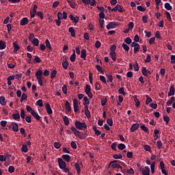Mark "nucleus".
I'll use <instances>...</instances> for the list:
<instances>
[{
	"instance_id": "f257e3e1",
	"label": "nucleus",
	"mask_w": 175,
	"mask_h": 175,
	"mask_svg": "<svg viewBox=\"0 0 175 175\" xmlns=\"http://www.w3.org/2000/svg\"><path fill=\"white\" fill-rule=\"evenodd\" d=\"M35 75L39 85L42 87L43 86V75L46 77L49 76L50 71H49L48 70H45L43 72V70H42V68H39L38 70L36 72Z\"/></svg>"
},
{
	"instance_id": "f03ea898",
	"label": "nucleus",
	"mask_w": 175,
	"mask_h": 175,
	"mask_svg": "<svg viewBox=\"0 0 175 175\" xmlns=\"http://www.w3.org/2000/svg\"><path fill=\"white\" fill-rule=\"evenodd\" d=\"M71 131L72 132H73L75 136H76V137H78L81 140H85V139H87V133H81L78 131L76 127L73 126L71 127Z\"/></svg>"
},
{
	"instance_id": "7ed1b4c3",
	"label": "nucleus",
	"mask_w": 175,
	"mask_h": 175,
	"mask_svg": "<svg viewBox=\"0 0 175 175\" xmlns=\"http://www.w3.org/2000/svg\"><path fill=\"white\" fill-rule=\"evenodd\" d=\"M75 125V129H79V131H83V129H87V124L84 122H81L80 121H76Z\"/></svg>"
},
{
	"instance_id": "20e7f679",
	"label": "nucleus",
	"mask_w": 175,
	"mask_h": 175,
	"mask_svg": "<svg viewBox=\"0 0 175 175\" xmlns=\"http://www.w3.org/2000/svg\"><path fill=\"white\" fill-rule=\"evenodd\" d=\"M139 169L142 175H150V167H148V166H145L144 167H139Z\"/></svg>"
},
{
	"instance_id": "39448f33",
	"label": "nucleus",
	"mask_w": 175,
	"mask_h": 175,
	"mask_svg": "<svg viewBox=\"0 0 175 175\" xmlns=\"http://www.w3.org/2000/svg\"><path fill=\"white\" fill-rule=\"evenodd\" d=\"M111 12H119V13H122L123 12H125V10L122 8L121 5L118 4L116 5L111 10Z\"/></svg>"
},
{
	"instance_id": "423d86ee",
	"label": "nucleus",
	"mask_w": 175,
	"mask_h": 175,
	"mask_svg": "<svg viewBox=\"0 0 175 175\" xmlns=\"http://www.w3.org/2000/svg\"><path fill=\"white\" fill-rule=\"evenodd\" d=\"M85 92L90 99H92V97L94 96L92 95V93L91 92V86L90 85H86L85 88Z\"/></svg>"
},
{
	"instance_id": "0eeeda50",
	"label": "nucleus",
	"mask_w": 175,
	"mask_h": 175,
	"mask_svg": "<svg viewBox=\"0 0 175 175\" xmlns=\"http://www.w3.org/2000/svg\"><path fill=\"white\" fill-rule=\"evenodd\" d=\"M131 47H133L134 49V54H137L139 52V50H140V44L135 42L131 43Z\"/></svg>"
},
{
	"instance_id": "6e6552de",
	"label": "nucleus",
	"mask_w": 175,
	"mask_h": 175,
	"mask_svg": "<svg viewBox=\"0 0 175 175\" xmlns=\"http://www.w3.org/2000/svg\"><path fill=\"white\" fill-rule=\"evenodd\" d=\"M109 165H111V167H113V169H122V167L121 165H120V164L117 163L116 160L111 161Z\"/></svg>"
},
{
	"instance_id": "1a4fd4ad",
	"label": "nucleus",
	"mask_w": 175,
	"mask_h": 175,
	"mask_svg": "<svg viewBox=\"0 0 175 175\" xmlns=\"http://www.w3.org/2000/svg\"><path fill=\"white\" fill-rule=\"evenodd\" d=\"M118 25V23L117 22H111L108 23L106 26L107 29H113V28H116Z\"/></svg>"
},
{
	"instance_id": "9d476101",
	"label": "nucleus",
	"mask_w": 175,
	"mask_h": 175,
	"mask_svg": "<svg viewBox=\"0 0 175 175\" xmlns=\"http://www.w3.org/2000/svg\"><path fill=\"white\" fill-rule=\"evenodd\" d=\"M159 167L161 170V173L162 174L164 175H169V174L167 173V172L166 170H165V163H163V161H161L160 162V165Z\"/></svg>"
},
{
	"instance_id": "9b49d317",
	"label": "nucleus",
	"mask_w": 175,
	"mask_h": 175,
	"mask_svg": "<svg viewBox=\"0 0 175 175\" xmlns=\"http://www.w3.org/2000/svg\"><path fill=\"white\" fill-rule=\"evenodd\" d=\"M82 2L85 5H90V6H94L95 3H96L95 0H82Z\"/></svg>"
},
{
	"instance_id": "f8f14e48",
	"label": "nucleus",
	"mask_w": 175,
	"mask_h": 175,
	"mask_svg": "<svg viewBox=\"0 0 175 175\" xmlns=\"http://www.w3.org/2000/svg\"><path fill=\"white\" fill-rule=\"evenodd\" d=\"M73 107L75 113H77L79 111V101L76 98L73 100Z\"/></svg>"
},
{
	"instance_id": "ddd939ff",
	"label": "nucleus",
	"mask_w": 175,
	"mask_h": 175,
	"mask_svg": "<svg viewBox=\"0 0 175 175\" xmlns=\"http://www.w3.org/2000/svg\"><path fill=\"white\" fill-rule=\"evenodd\" d=\"M69 17L71 21H72L73 23H75V24H77V23H79V20H80V18H79V16H73V14H70Z\"/></svg>"
},
{
	"instance_id": "4468645a",
	"label": "nucleus",
	"mask_w": 175,
	"mask_h": 175,
	"mask_svg": "<svg viewBox=\"0 0 175 175\" xmlns=\"http://www.w3.org/2000/svg\"><path fill=\"white\" fill-rule=\"evenodd\" d=\"M140 126V124L139 123L133 124L130 129L131 132H135V131H137L139 129V127Z\"/></svg>"
},
{
	"instance_id": "2eb2a0df",
	"label": "nucleus",
	"mask_w": 175,
	"mask_h": 175,
	"mask_svg": "<svg viewBox=\"0 0 175 175\" xmlns=\"http://www.w3.org/2000/svg\"><path fill=\"white\" fill-rule=\"evenodd\" d=\"M13 47H14V53H17L18 50H20V46H18V43L17 41L13 42Z\"/></svg>"
},
{
	"instance_id": "dca6fc26",
	"label": "nucleus",
	"mask_w": 175,
	"mask_h": 175,
	"mask_svg": "<svg viewBox=\"0 0 175 175\" xmlns=\"http://www.w3.org/2000/svg\"><path fill=\"white\" fill-rule=\"evenodd\" d=\"M109 55L113 62L117 61V53H116V52H109Z\"/></svg>"
},
{
	"instance_id": "f3484780",
	"label": "nucleus",
	"mask_w": 175,
	"mask_h": 175,
	"mask_svg": "<svg viewBox=\"0 0 175 175\" xmlns=\"http://www.w3.org/2000/svg\"><path fill=\"white\" fill-rule=\"evenodd\" d=\"M31 116L34 117L37 121H39L40 120V116H39V113L35 111H31Z\"/></svg>"
},
{
	"instance_id": "a211bd4d",
	"label": "nucleus",
	"mask_w": 175,
	"mask_h": 175,
	"mask_svg": "<svg viewBox=\"0 0 175 175\" xmlns=\"http://www.w3.org/2000/svg\"><path fill=\"white\" fill-rule=\"evenodd\" d=\"M45 107L46 109V113H48V114H53V109H51V106H50V104L46 103Z\"/></svg>"
},
{
	"instance_id": "6ab92c4d",
	"label": "nucleus",
	"mask_w": 175,
	"mask_h": 175,
	"mask_svg": "<svg viewBox=\"0 0 175 175\" xmlns=\"http://www.w3.org/2000/svg\"><path fill=\"white\" fill-rule=\"evenodd\" d=\"M68 32H70L72 38L76 37V31H75V29L73 28V27H69Z\"/></svg>"
},
{
	"instance_id": "aec40b11",
	"label": "nucleus",
	"mask_w": 175,
	"mask_h": 175,
	"mask_svg": "<svg viewBox=\"0 0 175 175\" xmlns=\"http://www.w3.org/2000/svg\"><path fill=\"white\" fill-rule=\"evenodd\" d=\"M81 58H83V59L85 60V58H87V50H85V49L81 50Z\"/></svg>"
},
{
	"instance_id": "412c9836",
	"label": "nucleus",
	"mask_w": 175,
	"mask_h": 175,
	"mask_svg": "<svg viewBox=\"0 0 175 175\" xmlns=\"http://www.w3.org/2000/svg\"><path fill=\"white\" fill-rule=\"evenodd\" d=\"M20 24L22 26L27 25V24H28V18H27V17L23 18L21 20V23Z\"/></svg>"
},
{
	"instance_id": "4be33fe9",
	"label": "nucleus",
	"mask_w": 175,
	"mask_h": 175,
	"mask_svg": "<svg viewBox=\"0 0 175 175\" xmlns=\"http://www.w3.org/2000/svg\"><path fill=\"white\" fill-rule=\"evenodd\" d=\"M65 109L67 111H72V107H70V104L69 103V101L66 102Z\"/></svg>"
},
{
	"instance_id": "5701e85b",
	"label": "nucleus",
	"mask_w": 175,
	"mask_h": 175,
	"mask_svg": "<svg viewBox=\"0 0 175 175\" xmlns=\"http://www.w3.org/2000/svg\"><path fill=\"white\" fill-rule=\"evenodd\" d=\"M85 114L88 118H91V113L90 112V110H88V106L85 107Z\"/></svg>"
},
{
	"instance_id": "b1692460",
	"label": "nucleus",
	"mask_w": 175,
	"mask_h": 175,
	"mask_svg": "<svg viewBox=\"0 0 175 175\" xmlns=\"http://www.w3.org/2000/svg\"><path fill=\"white\" fill-rule=\"evenodd\" d=\"M6 49V42L3 40H0V50H5Z\"/></svg>"
},
{
	"instance_id": "393cba45",
	"label": "nucleus",
	"mask_w": 175,
	"mask_h": 175,
	"mask_svg": "<svg viewBox=\"0 0 175 175\" xmlns=\"http://www.w3.org/2000/svg\"><path fill=\"white\" fill-rule=\"evenodd\" d=\"M9 157V154H1L0 155V162H5L8 157Z\"/></svg>"
},
{
	"instance_id": "a878e982",
	"label": "nucleus",
	"mask_w": 175,
	"mask_h": 175,
	"mask_svg": "<svg viewBox=\"0 0 175 175\" xmlns=\"http://www.w3.org/2000/svg\"><path fill=\"white\" fill-rule=\"evenodd\" d=\"M173 95H174V87L170 86L168 96H173Z\"/></svg>"
},
{
	"instance_id": "bb28decb",
	"label": "nucleus",
	"mask_w": 175,
	"mask_h": 175,
	"mask_svg": "<svg viewBox=\"0 0 175 175\" xmlns=\"http://www.w3.org/2000/svg\"><path fill=\"white\" fill-rule=\"evenodd\" d=\"M62 158H63V159L66 160V162H70V156L69 154H63L62 156Z\"/></svg>"
},
{
	"instance_id": "cd10ccee",
	"label": "nucleus",
	"mask_w": 175,
	"mask_h": 175,
	"mask_svg": "<svg viewBox=\"0 0 175 175\" xmlns=\"http://www.w3.org/2000/svg\"><path fill=\"white\" fill-rule=\"evenodd\" d=\"M75 169L77 172V174H80V173H81V170L80 168V165H79V163H75Z\"/></svg>"
},
{
	"instance_id": "c85d7f7f",
	"label": "nucleus",
	"mask_w": 175,
	"mask_h": 175,
	"mask_svg": "<svg viewBox=\"0 0 175 175\" xmlns=\"http://www.w3.org/2000/svg\"><path fill=\"white\" fill-rule=\"evenodd\" d=\"M67 2L69 3L70 8H72V9H75V8H76V3L74 2L72 0H67Z\"/></svg>"
},
{
	"instance_id": "c756f323",
	"label": "nucleus",
	"mask_w": 175,
	"mask_h": 175,
	"mask_svg": "<svg viewBox=\"0 0 175 175\" xmlns=\"http://www.w3.org/2000/svg\"><path fill=\"white\" fill-rule=\"evenodd\" d=\"M150 170H151L152 174H154V173H155V162H152L150 164Z\"/></svg>"
},
{
	"instance_id": "7c9ffc66",
	"label": "nucleus",
	"mask_w": 175,
	"mask_h": 175,
	"mask_svg": "<svg viewBox=\"0 0 175 175\" xmlns=\"http://www.w3.org/2000/svg\"><path fill=\"white\" fill-rule=\"evenodd\" d=\"M45 44V47H47L49 50H53V47H51V44H50V41L49 40H46Z\"/></svg>"
},
{
	"instance_id": "2f4dec72",
	"label": "nucleus",
	"mask_w": 175,
	"mask_h": 175,
	"mask_svg": "<svg viewBox=\"0 0 175 175\" xmlns=\"http://www.w3.org/2000/svg\"><path fill=\"white\" fill-rule=\"evenodd\" d=\"M5 100V98L4 96H0V105H1V106H5V105H6V102Z\"/></svg>"
},
{
	"instance_id": "473e14b6",
	"label": "nucleus",
	"mask_w": 175,
	"mask_h": 175,
	"mask_svg": "<svg viewBox=\"0 0 175 175\" xmlns=\"http://www.w3.org/2000/svg\"><path fill=\"white\" fill-rule=\"evenodd\" d=\"M70 59L71 62H75V61H76V53L75 52V51L73 53L70 55Z\"/></svg>"
},
{
	"instance_id": "72a5a7b5",
	"label": "nucleus",
	"mask_w": 175,
	"mask_h": 175,
	"mask_svg": "<svg viewBox=\"0 0 175 175\" xmlns=\"http://www.w3.org/2000/svg\"><path fill=\"white\" fill-rule=\"evenodd\" d=\"M157 146L159 150H161V148H162V146H163V144H162V141H161V139L157 140Z\"/></svg>"
},
{
	"instance_id": "f704fd0d",
	"label": "nucleus",
	"mask_w": 175,
	"mask_h": 175,
	"mask_svg": "<svg viewBox=\"0 0 175 175\" xmlns=\"http://www.w3.org/2000/svg\"><path fill=\"white\" fill-rule=\"evenodd\" d=\"M83 100H84V106L85 107V106H88V105H90V100H88V96H85L83 97Z\"/></svg>"
},
{
	"instance_id": "c9c22d12",
	"label": "nucleus",
	"mask_w": 175,
	"mask_h": 175,
	"mask_svg": "<svg viewBox=\"0 0 175 175\" xmlns=\"http://www.w3.org/2000/svg\"><path fill=\"white\" fill-rule=\"evenodd\" d=\"M31 43H33V46L38 47V46H39V40L38 38H36L31 40Z\"/></svg>"
},
{
	"instance_id": "e433bc0d",
	"label": "nucleus",
	"mask_w": 175,
	"mask_h": 175,
	"mask_svg": "<svg viewBox=\"0 0 175 175\" xmlns=\"http://www.w3.org/2000/svg\"><path fill=\"white\" fill-rule=\"evenodd\" d=\"M164 8L167 10H172V7L170 5V3H165L164 5Z\"/></svg>"
},
{
	"instance_id": "4c0bfd02",
	"label": "nucleus",
	"mask_w": 175,
	"mask_h": 175,
	"mask_svg": "<svg viewBox=\"0 0 175 175\" xmlns=\"http://www.w3.org/2000/svg\"><path fill=\"white\" fill-rule=\"evenodd\" d=\"M152 102V98H151L148 95H146V105H150Z\"/></svg>"
},
{
	"instance_id": "58836bf2",
	"label": "nucleus",
	"mask_w": 175,
	"mask_h": 175,
	"mask_svg": "<svg viewBox=\"0 0 175 175\" xmlns=\"http://www.w3.org/2000/svg\"><path fill=\"white\" fill-rule=\"evenodd\" d=\"M122 47L124 49V51L126 52L129 51V46H128V44L123 43L122 44Z\"/></svg>"
},
{
	"instance_id": "ea45409f",
	"label": "nucleus",
	"mask_w": 175,
	"mask_h": 175,
	"mask_svg": "<svg viewBox=\"0 0 175 175\" xmlns=\"http://www.w3.org/2000/svg\"><path fill=\"white\" fill-rule=\"evenodd\" d=\"M124 42L126 44H132V39H131V38H129V37H127L124 40Z\"/></svg>"
},
{
	"instance_id": "a19ab883",
	"label": "nucleus",
	"mask_w": 175,
	"mask_h": 175,
	"mask_svg": "<svg viewBox=\"0 0 175 175\" xmlns=\"http://www.w3.org/2000/svg\"><path fill=\"white\" fill-rule=\"evenodd\" d=\"M12 129L14 132H18V124L17 123H14L12 126Z\"/></svg>"
},
{
	"instance_id": "79ce46f5",
	"label": "nucleus",
	"mask_w": 175,
	"mask_h": 175,
	"mask_svg": "<svg viewBox=\"0 0 175 175\" xmlns=\"http://www.w3.org/2000/svg\"><path fill=\"white\" fill-rule=\"evenodd\" d=\"M63 121L65 125H68L70 124L69 118H68V116H64L63 118Z\"/></svg>"
},
{
	"instance_id": "37998d69",
	"label": "nucleus",
	"mask_w": 175,
	"mask_h": 175,
	"mask_svg": "<svg viewBox=\"0 0 175 175\" xmlns=\"http://www.w3.org/2000/svg\"><path fill=\"white\" fill-rule=\"evenodd\" d=\"M174 96L171 97V99L167 102V106H170L174 102Z\"/></svg>"
},
{
	"instance_id": "c03bdc74",
	"label": "nucleus",
	"mask_w": 175,
	"mask_h": 175,
	"mask_svg": "<svg viewBox=\"0 0 175 175\" xmlns=\"http://www.w3.org/2000/svg\"><path fill=\"white\" fill-rule=\"evenodd\" d=\"M27 98H28V96L27 95V94L23 93L21 98V102H24V100H25V99H27Z\"/></svg>"
},
{
	"instance_id": "a18cd8bd",
	"label": "nucleus",
	"mask_w": 175,
	"mask_h": 175,
	"mask_svg": "<svg viewBox=\"0 0 175 175\" xmlns=\"http://www.w3.org/2000/svg\"><path fill=\"white\" fill-rule=\"evenodd\" d=\"M21 151L23 152H28V147L27 145H23L21 148Z\"/></svg>"
},
{
	"instance_id": "49530a36",
	"label": "nucleus",
	"mask_w": 175,
	"mask_h": 175,
	"mask_svg": "<svg viewBox=\"0 0 175 175\" xmlns=\"http://www.w3.org/2000/svg\"><path fill=\"white\" fill-rule=\"evenodd\" d=\"M134 100L135 103V107H139V106H140V101L137 99V97L135 96L134 98Z\"/></svg>"
},
{
	"instance_id": "de8ad7c7",
	"label": "nucleus",
	"mask_w": 175,
	"mask_h": 175,
	"mask_svg": "<svg viewBox=\"0 0 175 175\" xmlns=\"http://www.w3.org/2000/svg\"><path fill=\"white\" fill-rule=\"evenodd\" d=\"M21 117L23 118V120L25 118V110H24V109H21Z\"/></svg>"
},
{
	"instance_id": "09e8293b",
	"label": "nucleus",
	"mask_w": 175,
	"mask_h": 175,
	"mask_svg": "<svg viewBox=\"0 0 175 175\" xmlns=\"http://www.w3.org/2000/svg\"><path fill=\"white\" fill-rule=\"evenodd\" d=\"M37 106H39L40 107H43V100L42 99L38 100L36 102Z\"/></svg>"
},
{
	"instance_id": "8fccbe9b",
	"label": "nucleus",
	"mask_w": 175,
	"mask_h": 175,
	"mask_svg": "<svg viewBox=\"0 0 175 175\" xmlns=\"http://www.w3.org/2000/svg\"><path fill=\"white\" fill-rule=\"evenodd\" d=\"M12 117H13L14 120H20V113H13Z\"/></svg>"
},
{
	"instance_id": "3c124183",
	"label": "nucleus",
	"mask_w": 175,
	"mask_h": 175,
	"mask_svg": "<svg viewBox=\"0 0 175 175\" xmlns=\"http://www.w3.org/2000/svg\"><path fill=\"white\" fill-rule=\"evenodd\" d=\"M113 158H114V159H121L122 158V154H113Z\"/></svg>"
},
{
	"instance_id": "603ef678",
	"label": "nucleus",
	"mask_w": 175,
	"mask_h": 175,
	"mask_svg": "<svg viewBox=\"0 0 175 175\" xmlns=\"http://www.w3.org/2000/svg\"><path fill=\"white\" fill-rule=\"evenodd\" d=\"M118 148L119 150H124V148H126V146L125 144H120L118 146Z\"/></svg>"
},
{
	"instance_id": "864d4df0",
	"label": "nucleus",
	"mask_w": 175,
	"mask_h": 175,
	"mask_svg": "<svg viewBox=\"0 0 175 175\" xmlns=\"http://www.w3.org/2000/svg\"><path fill=\"white\" fill-rule=\"evenodd\" d=\"M99 24H100V28H104L105 20L99 18Z\"/></svg>"
},
{
	"instance_id": "5fc2aeb1",
	"label": "nucleus",
	"mask_w": 175,
	"mask_h": 175,
	"mask_svg": "<svg viewBox=\"0 0 175 175\" xmlns=\"http://www.w3.org/2000/svg\"><path fill=\"white\" fill-rule=\"evenodd\" d=\"M55 76H57V70H53L51 72V79H54V77H55Z\"/></svg>"
},
{
	"instance_id": "6e6d98bb",
	"label": "nucleus",
	"mask_w": 175,
	"mask_h": 175,
	"mask_svg": "<svg viewBox=\"0 0 175 175\" xmlns=\"http://www.w3.org/2000/svg\"><path fill=\"white\" fill-rule=\"evenodd\" d=\"M14 170H15L14 166H13V165L9 166V167H8L9 173H14Z\"/></svg>"
},
{
	"instance_id": "4d7b16f0",
	"label": "nucleus",
	"mask_w": 175,
	"mask_h": 175,
	"mask_svg": "<svg viewBox=\"0 0 175 175\" xmlns=\"http://www.w3.org/2000/svg\"><path fill=\"white\" fill-rule=\"evenodd\" d=\"M137 10H139V12H146V8H144V7L142 6V5H138L137 7Z\"/></svg>"
},
{
	"instance_id": "13d9d810",
	"label": "nucleus",
	"mask_w": 175,
	"mask_h": 175,
	"mask_svg": "<svg viewBox=\"0 0 175 175\" xmlns=\"http://www.w3.org/2000/svg\"><path fill=\"white\" fill-rule=\"evenodd\" d=\"M88 27V29H90V31H94V29H95V26H94V25H92V23H89Z\"/></svg>"
},
{
	"instance_id": "bf43d9fd",
	"label": "nucleus",
	"mask_w": 175,
	"mask_h": 175,
	"mask_svg": "<svg viewBox=\"0 0 175 175\" xmlns=\"http://www.w3.org/2000/svg\"><path fill=\"white\" fill-rule=\"evenodd\" d=\"M133 27H135V23H133V22H130L128 24V29H133Z\"/></svg>"
},
{
	"instance_id": "052dcab7",
	"label": "nucleus",
	"mask_w": 175,
	"mask_h": 175,
	"mask_svg": "<svg viewBox=\"0 0 175 175\" xmlns=\"http://www.w3.org/2000/svg\"><path fill=\"white\" fill-rule=\"evenodd\" d=\"M106 76H107L109 81L110 83H113V76L111 75H109V74H107Z\"/></svg>"
},
{
	"instance_id": "680f3d73",
	"label": "nucleus",
	"mask_w": 175,
	"mask_h": 175,
	"mask_svg": "<svg viewBox=\"0 0 175 175\" xmlns=\"http://www.w3.org/2000/svg\"><path fill=\"white\" fill-rule=\"evenodd\" d=\"M100 81H103L104 84H106V83H107V81H106V77H105V76L103 75L100 76Z\"/></svg>"
},
{
	"instance_id": "e2e57ef3",
	"label": "nucleus",
	"mask_w": 175,
	"mask_h": 175,
	"mask_svg": "<svg viewBox=\"0 0 175 175\" xmlns=\"http://www.w3.org/2000/svg\"><path fill=\"white\" fill-rule=\"evenodd\" d=\"M62 66H63L64 69H66L68 68V66H69V63H68V62H66V61L63 62Z\"/></svg>"
},
{
	"instance_id": "0e129e2a",
	"label": "nucleus",
	"mask_w": 175,
	"mask_h": 175,
	"mask_svg": "<svg viewBox=\"0 0 175 175\" xmlns=\"http://www.w3.org/2000/svg\"><path fill=\"white\" fill-rule=\"evenodd\" d=\"M107 124H108V125H109V126H113V120L108 118L107 120Z\"/></svg>"
},
{
	"instance_id": "69168bd1",
	"label": "nucleus",
	"mask_w": 175,
	"mask_h": 175,
	"mask_svg": "<svg viewBox=\"0 0 175 175\" xmlns=\"http://www.w3.org/2000/svg\"><path fill=\"white\" fill-rule=\"evenodd\" d=\"M155 43V37L149 39V44H154Z\"/></svg>"
},
{
	"instance_id": "338daca9",
	"label": "nucleus",
	"mask_w": 175,
	"mask_h": 175,
	"mask_svg": "<svg viewBox=\"0 0 175 175\" xmlns=\"http://www.w3.org/2000/svg\"><path fill=\"white\" fill-rule=\"evenodd\" d=\"M102 46V43L100 42V41H96L95 42V47L96 49H99Z\"/></svg>"
},
{
	"instance_id": "774afa93",
	"label": "nucleus",
	"mask_w": 175,
	"mask_h": 175,
	"mask_svg": "<svg viewBox=\"0 0 175 175\" xmlns=\"http://www.w3.org/2000/svg\"><path fill=\"white\" fill-rule=\"evenodd\" d=\"M118 92H119V94H120L122 95H125V91L124 90V88H120L118 90Z\"/></svg>"
}]
</instances>
